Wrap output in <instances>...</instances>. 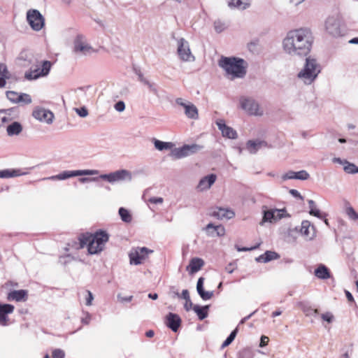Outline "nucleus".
I'll use <instances>...</instances> for the list:
<instances>
[{
  "mask_svg": "<svg viewBox=\"0 0 358 358\" xmlns=\"http://www.w3.org/2000/svg\"><path fill=\"white\" fill-rule=\"evenodd\" d=\"M314 36L310 29L301 27L289 31L282 40L284 52L291 57L303 58L311 51Z\"/></svg>",
  "mask_w": 358,
  "mask_h": 358,
  "instance_id": "nucleus-1",
  "label": "nucleus"
},
{
  "mask_svg": "<svg viewBox=\"0 0 358 358\" xmlns=\"http://www.w3.org/2000/svg\"><path fill=\"white\" fill-rule=\"evenodd\" d=\"M108 238V234L104 231H98L94 234L86 232L80 234L78 236V242L73 241L72 243H69V246L76 250L87 247L89 254L95 255L104 249Z\"/></svg>",
  "mask_w": 358,
  "mask_h": 358,
  "instance_id": "nucleus-2",
  "label": "nucleus"
},
{
  "mask_svg": "<svg viewBox=\"0 0 358 358\" xmlns=\"http://www.w3.org/2000/svg\"><path fill=\"white\" fill-rule=\"evenodd\" d=\"M218 65L223 69L227 75L231 76V78H243L247 73V62L242 58L236 57L222 56Z\"/></svg>",
  "mask_w": 358,
  "mask_h": 358,
  "instance_id": "nucleus-3",
  "label": "nucleus"
},
{
  "mask_svg": "<svg viewBox=\"0 0 358 358\" xmlns=\"http://www.w3.org/2000/svg\"><path fill=\"white\" fill-rule=\"evenodd\" d=\"M305 57V64L299 72L297 77L301 79L305 84L310 85L320 73V66L315 59L310 57Z\"/></svg>",
  "mask_w": 358,
  "mask_h": 358,
  "instance_id": "nucleus-4",
  "label": "nucleus"
},
{
  "mask_svg": "<svg viewBox=\"0 0 358 358\" xmlns=\"http://www.w3.org/2000/svg\"><path fill=\"white\" fill-rule=\"evenodd\" d=\"M146 176L144 169H138L131 172L126 169H120L109 173L101 174L99 178L92 179H131L132 178H143Z\"/></svg>",
  "mask_w": 358,
  "mask_h": 358,
  "instance_id": "nucleus-5",
  "label": "nucleus"
},
{
  "mask_svg": "<svg viewBox=\"0 0 358 358\" xmlns=\"http://www.w3.org/2000/svg\"><path fill=\"white\" fill-rule=\"evenodd\" d=\"M324 28L327 33L333 37H339L343 36L345 33V27L338 15L329 16L325 20Z\"/></svg>",
  "mask_w": 358,
  "mask_h": 358,
  "instance_id": "nucleus-6",
  "label": "nucleus"
},
{
  "mask_svg": "<svg viewBox=\"0 0 358 358\" xmlns=\"http://www.w3.org/2000/svg\"><path fill=\"white\" fill-rule=\"evenodd\" d=\"M202 148V146L197 144L184 145L182 147L172 149L169 156L175 159H181L197 152Z\"/></svg>",
  "mask_w": 358,
  "mask_h": 358,
  "instance_id": "nucleus-7",
  "label": "nucleus"
},
{
  "mask_svg": "<svg viewBox=\"0 0 358 358\" xmlns=\"http://www.w3.org/2000/svg\"><path fill=\"white\" fill-rule=\"evenodd\" d=\"M99 171L98 170H66L62 171L57 175L43 178V179H69L78 176L99 175Z\"/></svg>",
  "mask_w": 358,
  "mask_h": 358,
  "instance_id": "nucleus-8",
  "label": "nucleus"
},
{
  "mask_svg": "<svg viewBox=\"0 0 358 358\" xmlns=\"http://www.w3.org/2000/svg\"><path fill=\"white\" fill-rule=\"evenodd\" d=\"M152 252V250L145 247L133 248L129 254L130 264L134 265L143 264Z\"/></svg>",
  "mask_w": 358,
  "mask_h": 358,
  "instance_id": "nucleus-9",
  "label": "nucleus"
},
{
  "mask_svg": "<svg viewBox=\"0 0 358 358\" xmlns=\"http://www.w3.org/2000/svg\"><path fill=\"white\" fill-rule=\"evenodd\" d=\"M27 20L34 31H40L45 24V20L41 13L36 9L29 10L27 13Z\"/></svg>",
  "mask_w": 358,
  "mask_h": 358,
  "instance_id": "nucleus-10",
  "label": "nucleus"
},
{
  "mask_svg": "<svg viewBox=\"0 0 358 358\" xmlns=\"http://www.w3.org/2000/svg\"><path fill=\"white\" fill-rule=\"evenodd\" d=\"M73 52L82 55H87L94 52L92 47L87 43L85 38L81 34L76 36L73 41Z\"/></svg>",
  "mask_w": 358,
  "mask_h": 358,
  "instance_id": "nucleus-11",
  "label": "nucleus"
},
{
  "mask_svg": "<svg viewBox=\"0 0 358 358\" xmlns=\"http://www.w3.org/2000/svg\"><path fill=\"white\" fill-rule=\"evenodd\" d=\"M265 176L271 178L280 177L281 179H308L310 175L305 170H301L299 171H289L282 176H280L278 172L273 171L266 173Z\"/></svg>",
  "mask_w": 358,
  "mask_h": 358,
  "instance_id": "nucleus-12",
  "label": "nucleus"
},
{
  "mask_svg": "<svg viewBox=\"0 0 358 358\" xmlns=\"http://www.w3.org/2000/svg\"><path fill=\"white\" fill-rule=\"evenodd\" d=\"M241 107L248 114L253 115H262V111L259 110L258 103L252 98L242 97L240 99Z\"/></svg>",
  "mask_w": 358,
  "mask_h": 358,
  "instance_id": "nucleus-13",
  "label": "nucleus"
},
{
  "mask_svg": "<svg viewBox=\"0 0 358 358\" xmlns=\"http://www.w3.org/2000/svg\"><path fill=\"white\" fill-rule=\"evenodd\" d=\"M178 54L181 60L185 62L194 61V57L192 54L189 43L183 38L178 41Z\"/></svg>",
  "mask_w": 358,
  "mask_h": 358,
  "instance_id": "nucleus-14",
  "label": "nucleus"
},
{
  "mask_svg": "<svg viewBox=\"0 0 358 358\" xmlns=\"http://www.w3.org/2000/svg\"><path fill=\"white\" fill-rule=\"evenodd\" d=\"M32 115L37 120L47 124H51L55 117L52 112L42 107H36L33 110Z\"/></svg>",
  "mask_w": 358,
  "mask_h": 358,
  "instance_id": "nucleus-15",
  "label": "nucleus"
},
{
  "mask_svg": "<svg viewBox=\"0 0 358 358\" xmlns=\"http://www.w3.org/2000/svg\"><path fill=\"white\" fill-rule=\"evenodd\" d=\"M176 103L183 107L185 115L190 119L196 120L199 117L197 108L191 102H185L182 98H177Z\"/></svg>",
  "mask_w": 358,
  "mask_h": 358,
  "instance_id": "nucleus-16",
  "label": "nucleus"
},
{
  "mask_svg": "<svg viewBox=\"0 0 358 358\" xmlns=\"http://www.w3.org/2000/svg\"><path fill=\"white\" fill-rule=\"evenodd\" d=\"M285 209H271L264 211L263 222H276L285 216Z\"/></svg>",
  "mask_w": 358,
  "mask_h": 358,
  "instance_id": "nucleus-17",
  "label": "nucleus"
},
{
  "mask_svg": "<svg viewBox=\"0 0 358 358\" xmlns=\"http://www.w3.org/2000/svg\"><path fill=\"white\" fill-rule=\"evenodd\" d=\"M216 124L218 129L221 131L222 134L224 137H227L230 139H236L238 137V134L236 130L232 127L227 126L225 124V121L222 119H219L216 121Z\"/></svg>",
  "mask_w": 358,
  "mask_h": 358,
  "instance_id": "nucleus-18",
  "label": "nucleus"
},
{
  "mask_svg": "<svg viewBox=\"0 0 358 358\" xmlns=\"http://www.w3.org/2000/svg\"><path fill=\"white\" fill-rule=\"evenodd\" d=\"M28 169H9L0 170V178H15L27 176L28 172Z\"/></svg>",
  "mask_w": 358,
  "mask_h": 358,
  "instance_id": "nucleus-19",
  "label": "nucleus"
},
{
  "mask_svg": "<svg viewBox=\"0 0 358 358\" xmlns=\"http://www.w3.org/2000/svg\"><path fill=\"white\" fill-rule=\"evenodd\" d=\"M14 306L0 303V325L6 326L8 324V315L13 313Z\"/></svg>",
  "mask_w": 358,
  "mask_h": 358,
  "instance_id": "nucleus-20",
  "label": "nucleus"
},
{
  "mask_svg": "<svg viewBox=\"0 0 358 358\" xmlns=\"http://www.w3.org/2000/svg\"><path fill=\"white\" fill-rule=\"evenodd\" d=\"M165 323L173 331L176 332L181 324V319L177 314L169 313L166 316Z\"/></svg>",
  "mask_w": 358,
  "mask_h": 358,
  "instance_id": "nucleus-21",
  "label": "nucleus"
},
{
  "mask_svg": "<svg viewBox=\"0 0 358 358\" xmlns=\"http://www.w3.org/2000/svg\"><path fill=\"white\" fill-rule=\"evenodd\" d=\"M28 299V292L25 289L11 291L8 293L7 299L8 301H26Z\"/></svg>",
  "mask_w": 358,
  "mask_h": 358,
  "instance_id": "nucleus-22",
  "label": "nucleus"
},
{
  "mask_svg": "<svg viewBox=\"0 0 358 358\" xmlns=\"http://www.w3.org/2000/svg\"><path fill=\"white\" fill-rule=\"evenodd\" d=\"M211 215L218 219H231L234 217L235 213L233 210L228 208L217 207L211 213Z\"/></svg>",
  "mask_w": 358,
  "mask_h": 358,
  "instance_id": "nucleus-23",
  "label": "nucleus"
},
{
  "mask_svg": "<svg viewBox=\"0 0 358 358\" xmlns=\"http://www.w3.org/2000/svg\"><path fill=\"white\" fill-rule=\"evenodd\" d=\"M267 143L262 140H250L246 143V148L251 154H255L261 148L266 147Z\"/></svg>",
  "mask_w": 358,
  "mask_h": 358,
  "instance_id": "nucleus-24",
  "label": "nucleus"
},
{
  "mask_svg": "<svg viewBox=\"0 0 358 358\" xmlns=\"http://www.w3.org/2000/svg\"><path fill=\"white\" fill-rule=\"evenodd\" d=\"M333 161L339 163L343 166V170L348 173H358V166L352 163H350L347 160H342L341 158L335 157Z\"/></svg>",
  "mask_w": 358,
  "mask_h": 358,
  "instance_id": "nucleus-25",
  "label": "nucleus"
},
{
  "mask_svg": "<svg viewBox=\"0 0 358 358\" xmlns=\"http://www.w3.org/2000/svg\"><path fill=\"white\" fill-rule=\"evenodd\" d=\"M315 275L322 280H327L331 277L329 269L324 264H320L314 271Z\"/></svg>",
  "mask_w": 358,
  "mask_h": 358,
  "instance_id": "nucleus-26",
  "label": "nucleus"
},
{
  "mask_svg": "<svg viewBox=\"0 0 358 358\" xmlns=\"http://www.w3.org/2000/svg\"><path fill=\"white\" fill-rule=\"evenodd\" d=\"M203 264L204 262L202 259L198 257L192 258L187 267V270L189 271L190 273H194L199 271Z\"/></svg>",
  "mask_w": 358,
  "mask_h": 358,
  "instance_id": "nucleus-27",
  "label": "nucleus"
},
{
  "mask_svg": "<svg viewBox=\"0 0 358 358\" xmlns=\"http://www.w3.org/2000/svg\"><path fill=\"white\" fill-rule=\"evenodd\" d=\"M203 278H199L196 285V289L200 296L203 300H208L213 296V292H206L203 289Z\"/></svg>",
  "mask_w": 358,
  "mask_h": 358,
  "instance_id": "nucleus-28",
  "label": "nucleus"
},
{
  "mask_svg": "<svg viewBox=\"0 0 358 358\" xmlns=\"http://www.w3.org/2000/svg\"><path fill=\"white\" fill-rule=\"evenodd\" d=\"M22 131V126L19 122H13L6 128V131L9 136L19 135Z\"/></svg>",
  "mask_w": 358,
  "mask_h": 358,
  "instance_id": "nucleus-29",
  "label": "nucleus"
},
{
  "mask_svg": "<svg viewBox=\"0 0 358 358\" xmlns=\"http://www.w3.org/2000/svg\"><path fill=\"white\" fill-rule=\"evenodd\" d=\"M314 226L308 220H304L301 223V232L306 237L311 238L314 236Z\"/></svg>",
  "mask_w": 358,
  "mask_h": 358,
  "instance_id": "nucleus-30",
  "label": "nucleus"
},
{
  "mask_svg": "<svg viewBox=\"0 0 358 358\" xmlns=\"http://www.w3.org/2000/svg\"><path fill=\"white\" fill-rule=\"evenodd\" d=\"M280 257L275 252L266 251L264 255H260L257 260L262 262H268L271 260L277 259Z\"/></svg>",
  "mask_w": 358,
  "mask_h": 358,
  "instance_id": "nucleus-31",
  "label": "nucleus"
},
{
  "mask_svg": "<svg viewBox=\"0 0 358 358\" xmlns=\"http://www.w3.org/2000/svg\"><path fill=\"white\" fill-rule=\"evenodd\" d=\"M8 71L6 64L0 63V88L4 87L8 79Z\"/></svg>",
  "mask_w": 358,
  "mask_h": 358,
  "instance_id": "nucleus-32",
  "label": "nucleus"
},
{
  "mask_svg": "<svg viewBox=\"0 0 358 358\" xmlns=\"http://www.w3.org/2000/svg\"><path fill=\"white\" fill-rule=\"evenodd\" d=\"M40 77H43L39 67L34 69H29L25 72L24 78L28 80H36Z\"/></svg>",
  "mask_w": 358,
  "mask_h": 358,
  "instance_id": "nucleus-33",
  "label": "nucleus"
},
{
  "mask_svg": "<svg viewBox=\"0 0 358 358\" xmlns=\"http://www.w3.org/2000/svg\"><path fill=\"white\" fill-rule=\"evenodd\" d=\"M213 229L216 232L218 236H223L225 234V229L222 225L215 226L212 223L208 224L206 227V230L209 234L213 235V234L210 231V229Z\"/></svg>",
  "mask_w": 358,
  "mask_h": 358,
  "instance_id": "nucleus-34",
  "label": "nucleus"
},
{
  "mask_svg": "<svg viewBox=\"0 0 358 358\" xmlns=\"http://www.w3.org/2000/svg\"><path fill=\"white\" fill-rule=\"evenodd\" d=\"M193 310L196 313V315L200 320H203L208 316V306H206L203 307H200L198 305H195L193 307Z\"/></svg>",
  "mask_w": 358,
  "mask_h": 358,
  "instance_id": "nucleus-35",
  "label": "nucleus"
},
{
  "mask_svg": "<svg viewBox=\"0 0 358 358\" xmlns=\"http://www.w3.org/2000/svg\"><path fill=\"white\" fill-rule=\"evenodd\" d=\"M155 147L158 150H169L173 148L174 144L171 142H164L157 139H155Z\"/></svg>",
  "mask_w": 358,
  "mask_h": 358,
  "instance_id": "nucleus-36",
  "label": "nucleus"
},
{
  "mask_svg": "<svg viewBox=\"0 0 358 358\" xmlns=\"http://www.w3.org/2000/svg\"><path fill=\"white\" fill-rule=\"evenodd\" d=\"M215 180H199V184L196 186L198 192H203L209 189Z\"/></svg>",
  "mask_w": 358,
  "mask_h": 358,
  "instance_id": "nucleus-37",
  "label": "nucleus"
},
{
  "mask_svg": "<svg viewBox=\"0 0 358 358\" xmlns=\"http://www.w3.org/2000/svg\"><path fill=\"white\" fill-rule=\"evenodd\" d=\"M310 214L319 218H323L324 216L320 211L316 208L315 203L313 200L308 201Z\"/></svg>",
  "mask_w": 358,
  "mask_h": 358,
  "instance_id": "nucleus-38",
  "label": "nucleus"
},
{
  "mask_svg": "<svg viewBox=\"0 0 358 358\" xmlns=\"http://www.w3.org/2000/svg\"><path fill=\"white\" fill-rule=\"evenodd\" d=\"M119 214L122 221L125 222H130L132 220L131 215L128 210L120 208L119 209Z\"/></svg>",
  "mask_w": 358,
  "mask_h": 358,
  "instance_id": "nucleus-39",
  "label": "nucleus"
},
{
  "mask_svg": "<svg viewBox=\"0 0 358 358\" xmlns=\"http://www.w3.org/2000/svg\"><path fill=\"white\" fill-rule=\"evenodd\" d=\"M17 99V103H20L24 105L29 104L32 101L31 96L26 93H19Z\"/></svg>",
  "mask_w": 358,
  "mask_h": 358,
  "instance_id": "nucleus-40",
  "label": "nucleus"
},
{
  "mask_svg": "<svg viewBox=\"0 0 358 358\" xmlns=\"http://www.w3.org/2000/svg\"><path fill=\"white\" fill-rule=\"evenodd\" d=\"M238 333V328H236L234 331H231L228 338L223 342L222 344V348H224L229 345L235 339L236 334Z\"/></svg>",
  "mask_w": 358,
  "mask_h": 358,
  "instance_id": "nucleus-41",
  "label": "nucleus"
},
{
  "mask_svg": "<svg viewBox=\"0 0 358 358\" xmlns=\"http://www.w3.org/2000/svg\"><path fill=\"white\" fill-rule=\"evenodd\" d=\"M51 65V62L49 61L45 60L43 62L42 68L40 69L42 76H45L49 73Z\"/></svg>",
  "mask_w": 358,
  "mask_h": 358,
  "instance_id": "nucleus-42",
  "label": "nucleus"
},
{
  "mask_svg": "<svg viewBox=\"0 0 358 358\" xmlns=\"http://www.w3.org/2000/svg\"><path fill=\"white\" fill-rule=\"evenodd\" d=\"M345 213L350 219L352 220H358V213L352 206H349L346 207Z\"/></svg>",
  "mask_w": 358,
  "mask_h": 358,
  "instance_id": "nucleus-43",
  "label": "nucleus"
},
{
  "mask_svg": "<svg viewBox=\"0 0 358 358\" xmlns=\"http://www.w3.org/2000/svg\"><path fill=\"white\" fill-rule=\"evenodd\" d=\"M17 96H19V93L14 91H8L6 92L7 98L13 103H17Z\"/></svg>",
  "mask_w": 358,
  "mask_h": 358,
  "instance_id": "nucleus-44",
  "label": "nucleus"
},
{
  "mask_svg": "<svg viewBox=\"0 0 358 358\" xmlns=\"http://www.w3.org/2000/svg\"><path fill=\"white\" fill-rule=\"evenodd\" d=\"M74 110L81 117H85L88 115V110L85 106L75 108Z\"/></svg>",
  "mask_w": 358,
  "mask_h": 358,
  "instance_id": "nucleus-45",
  "label": "nucleus"
},
{
  "mask_svg": "<svg viewBox=\"0 0 358 358\" xmlns=\"http://www.w3.org/2000/svg\"><path fill=\"white\" fill-rule=\"evenodd\" d=\"M65 352L61 349H55L52 352V358H64Z\"/></svg>",
  "mask_w": 358,
  "mask_h": 358,
  "instance_id": "nucleus-46",
  "label": "nucleus"
},
{
  "mask_svg": "<svg viewBox=\"0 0 358 358\" xmlns=\"http://www.w3.org/2000/svg\"><path fill=\"white\" fill-rule=\"evenodd\" d=\"M214 28L216 32L221 33L225 29V25L220 21H215L214 22Z\"/></svg>",
  "mask_w": 358,
  "mask_h": 358,
  "instance_id": "nucleus-47",
  "label": "nucleus"
},
{
  "mask_svg": "<svg viewBox=\"0 0 358 358\" xmlns=\"http://www.w3.org/2000/svg\"><path fill=\"white\" fill-rule=\"evenodd\" d=\"M115 109L118 112H122L125 109V103L123 101H119L114 105Z\"/></svg>",
  "mask_w": 358,
  "mask_h": 358,
  "instance_id": "nucleus-48",
  "label": "nucleus"
},
{
  "mask_svg": "<svg viewBox=\"0 0 358 358\" xmlns=\"http://www.w3.org/2000/svg\"><path fill=\"white\" fill-rule=\"evenodd\" d=\"M145 85H146L148 89L150 90V91L151 92H152L154 94L157 95V88L156 87V85L153 83H151L150 81H148Z\"/></svg>",
  "mask_w": 358,
  "mask_h": 358,
  "instance_id": "nucleus-49",
  "label": "nucleus"
},
{
  "mask_svg": "<svg viewBox=\"0 0 358 358\" xmlns=\"http://www.w3.org/2000/svg\"><path fill=\"white\" fill-rule=\"evenodd\" d=\"M321 317L324 321L331 323L333 321L334 315L331 313H325L322 314Z\"/></svg>",
  "mask_w": 358,
  "mask_h": 358,
  "instance_id": "nucleus-50",
  "label": "nucleus"
},
{
  "mask_svg": "<svg viewBox=\"0 0 358 358\" xmlns=\"http://www.w3.org/2000/svg\"><path fill=\"white\" fill-rule=\"evenodd\" d=\"M241 4V0H230L228 3L229 6L231 8H238Z\"/></svg>",
  "mask_w": 358,
  "mask_h": 358,
  "instance_id": "nucleus-51",
  "label": "nucleus"
},
{
  "mask_svg": "<svg viewBox=\"0 0 358 358\" xmlns=\"http://www.w3.org/2000/svg\"><path fill=\"white\" fill-rule=\"evenodd\" d=\"M87 298H86V305L90 306L92 304V301L93 300V296L90 291L87 290Z\"/></svg>",
  "mask_w": 358,
  "mask_h": 358,
  "instance_id": "nucleus-52",
  "label": "nucleus"
},
{
  "mask_svg": "<svg viewBox=\"0 0 358 358\" xmlns=\"http://www.w3.org/2000/svg\"><path fill=\"white\" fill-rule=\"evenodd\" d=\"M185 309L187 310V311H189L191 309H193V303L191 301L190 299H187L186 301H185Z\"/></svg>",
  "mask_w": 358,
  "mask_h": 358,
  "instance_id": "nucleus-53",
  "label": "nucleus"
},
{
  "mask_svg": "<svg viewBox=\"0 0 358 358\" xmlns=\"http://www.w3.org/2000/svg\"><path fill=\"white\" fill-rule=\"evenodd\" d=\"M91 320V315L86 313L84 314V316L82 317L81 321L85 324H88Z\"/></svg>",
  "mask_w": 358,
  "mask_h": 358,
  "instance_id": "nucleus-54",
  "label": "nucleus"
},
{
  "mask_svg": "<svg viewBox=\"0 0 358 358\" xmlns=\"http://www.w3.org/2000/svg\"><path fill=\"white\" fill-rule=\"evenodd\" d=\"M268 341H269L268 337H267L266 336H262L261 337L259 346L262 348L266 346L268 344Z\"/></svg>",
  "mask_w": 358,
  "mask_h": 358,
  "instance_id": "nucleus-55",
  "label": "nucleus"
},
{
  "mask_svg": "<svg viewBox=\"0 0 358 358\" xmlns=\"http://www.w3.org/2000/svg\"><path fill=\"white\" fill-rule=\"evenodd\" d=\"M289 192L295 197H299L300 199L303 200V197L300 195L299 192L296 189H291Z\"/></svg>",
  "mask_w": 358,
  "mask_h": 358,
  "instance_id": "nucleus-56",
  "label": "nucleus"
},
{
  "mask_svg": "<svg viewBox=\"0 0 358 358\" xmlns=\"http://www.w3.org/2000/svg\"><path fill=\"white\" fill-rule=\"evenodd\" d=\"M151 203H162L163 201V199L162 198H151L149 200Z\"/></svg>",
  "mask_w": 358,
  "mask_h": 358,
  "instance_id": "nucleus-57",
  "label": "nucleus"
},
{
  "mask_svg": "<svg viewBox=\"0 0 358 358\" xmlns=\"http://www.w3.org/2000/svg\"><path fill=\"white\" fill-rule=\"evenodd\" d=\"M182 297L185 299V301L187 299H190L189 297V292L187 289H184L182 290Z\"/></svg>",
  "mask_w": 358,
  "mask_h": 358,
  "instance_id": "nucleus-58",
  "label": "nucleus"
},
{
  "mask_svg": "<svg viewBox=\"0 0 358 358\" xmlns=\"http://www.w3.org/2000/svg\"><path fill=\"white\" fill-rule=\"evenodd\" d=\"M258 247H259V244L255 245V246H254V247H251V248H238V251H249V250L257 249Z\"/></svg>",
  "mask_w": 358,
  "mask_h": 358,
  "instance_id": "nucleus-59",
  "label": "nucleus"
},
{
  "mask_svg": "<svg viewBox=\"0 0 358 358\" xmlns=\"http://www.w3.org/2000/svg\"><path fill=\"white\" fill-rule=\"evenodd\" d=\"M201 179H216V175L214 173H210L203 176Z\"/></svg>",
  "mask_w": 358,
  "mask_h": 358,
  "instance_id": "nucleus-60",
  "label": "nucleus"
},
{
  "mask_svg": "<svg viewBox=\"0 0 358 358\" xmlns=\"http://www.w3.org/2000/svg\"><path fill=\"white\" fill-rule=\"evenodd\" d=\"M345 294H346L347 299L349 301H351V302L354 301V298H353L352 295L348 291H346Z\"/></svg>",
  "mask_w": 358,
  "mask_h": 358,
  "instance_id": "nucleus-61",
  "label": "nucleus"
},
{
  "mask_svg": "<svg viewBox=\"0 0 358 358\" xmlns=\"http://www.w3.org/2000/svg\"><path fill=\"white\" fill-rule=\"evenodd\" d=\"M136 73L138 76V80L141 82V80L144 78L143 73L140 71H136Z\"/></svg>",
  "mask_w": 358,
  "mask_h": 358,
  "instance_id": "nucleus-62",
  "label": "nucleus"
},
{
  "mask_svg": "<svg viewBox=\"0 0 358 358\" xmlns=\"http://www.w3.org/2000/svg\"><path fill=\"white\" fill-rule=\"evenodd\" d=\"M145 335L148 338H152L154 336L155 333L152 330H149V331H146Z\"/></svg>",
  "mask_w": 358,
  "mask_h": 358,
  "instance_id": "nucleus-63",
  "label": "nucleus"
},
{
  "mask_svg": "<svg viewBox=\"0 0 358 358\" xmlns=\"http://www.w3.org/2000/svg\"><path fill=\"white\" fill-rule=\"evenodd\" d=\"M350 43L351 44H358V37H355L352 38L350 41Z\"/></svg>",
  "mask_w": 358,
  "mask_h": 358,
  "instance_id": "nucleus-64",
  "label": "nucleus"
}]
</instances>
